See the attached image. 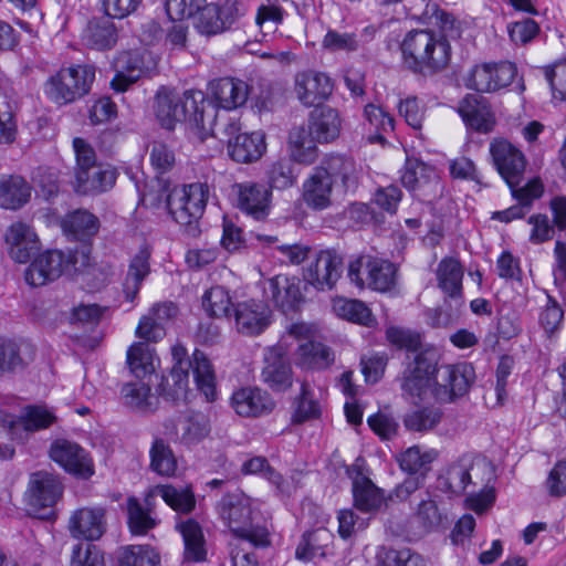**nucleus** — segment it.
<instances>
[{"label":"nucleus","instance_id":"nucleus-48","mask_svg":"<svg viewBox=\"0 0 566 566\" xmlns=\"http://www.w3.org/2000/svg\"><path fill=\"white\" fill-rule=\"evenodd\" d=\"M307 132L303 127L294 128L290 133V146L292 158L301 164H313L317 157V147L313 138L307 136Z\"/></svg>","mask_w":566,"mask_h":566},{"label":"nucleus","instance_id":"nucleus-52","mask_svg":"<svg viewBox=\"0 0 566 566\" xmlns=\"http://www.w3.org/2000/svg\"><path fill=\"white\" fill-rule=\"evenodd\" d=\"M155 492L163 497L166 504L179 513H189L195 509L196 499L189 488L177 489L172 485H160L156 488Z\"/></svg>","mask_w":566,"mask_h":566},{"label":"nucleus","instance_id":"nucleus-62","mask_svg":"<svg viewBox=\"0 0 566 566\" xmlns=\"http://www.w3.org/2000/svg\"><path fill=\"white\" fill-rule=\"evenodd\" d=\"M333 312L338 318H369L370 310L359 300L336 297L333 300Z\"/></svg>","mask_w":566,"mask_h":566},{"label":"nucleus","instance_id":"nucleus-2","mask_svg":"<svg viewBox=\"0 0 566 566\" xmlns=\"http://www.w3.org/2000/svg\"><path fill=\"white\" fill-rule=\"evenodd\" d=\"M91 248L48 250L38 255L25 269L24 280L33 287L43 286L62 275H73L91 266Z\"/></svg>","mask_w":566,"mask_h":566},{"label":"nucleus","instance_id":"nucleus-59","mask_svg":"<svg viewBox=\"0 0 566 566\" xmlns=\"http://www.w3.org/2000/svg\"><path fill=\"white\" fill-rule=\"evenodd\" d=\"M297 175L292 159L283 158L272 164L269 170V181L272 188L286 189L294 185Z\"/></svg>","mask_w":566,"mask_h":566},{"label":"nucleus","instance_id":"nucleus-12","mask_svg":"<svg viewBox=\"0 0 566 566\" xmlns=\"http://www.w3.org/2000/svg\"><path fill=\"white\" fill-rule=\"evenodd\" d=\"M231 111L218 108L212 101L207 99L203 95L200 109L195 113V126L206 135L220 139H232V136L238 135L241 126L239 118L231 114Z\"/></svg>","mask_w":566,"mask_h":566},{"label":"nucleus","instance_id":"nucleus-51","mask_svg":"<svg viewBox=\"0 0 566 566\" xmlns=\"http://www.w3.org/2000/svg\"><path fill=\"white\" fill-rule=\"evenodd\" d=\"M365 266L370 268L371 277L369 281V289L387 292L396 284L397 268L388 260L377 258L374 263H366Z\"/></svg>","mask_w":566,"mask_h":566},{"label":"nucleus","instance_id":"nucleus-1","mask_svg":"<svg viewBox=\"0 0 566 566\" xmlns=\"http://www.w3.org/2000/svg\"><path fill=\"white\" fill-rule=\"evenodd\" d=\"M400 51L403 64L423 75L443 70L451 59V46L447 39L430 30L408 32L400 44Z\"/></svg>","mask_w":566,"mask_h":566},{"label":"nucleus","instance_id":"nucleus-19","mask_svg":"<svg viewBox=\"0 0 566 566\" xmlns=\"http://www.w3.org/2000/svg\"><path fill=\"white\" fill-rule=\"evenodd\" d=\"M4 243L10 258L17 263H27L39 250L40 241L34 229L21 221L13 222L4 233Z\"/></svg>","mask_w":566,"mask_h":566},{"label":"nucleus","instance_id":"nucleus-63","mask_svg":"<svg viewBox=\"0 0 566 566\" xmlns=\"http://www.w3.org/2000/svg\"><path fill=\"white\" fill-rule=\"evenodd\" d=\"M71 566H105L104 557L95 545L78 543L73 547Z\"/></svg>","mask_w":566,"mask_h":566},{"label":"nucleus","instance_id":"nucleus-17","mask_svg":"<svg viewBox=\"0 0 566 566\" xmlns=\"http://www.w3.org/2000/svg\"><path fill=\"white\" fill-rule=\"evenodd\" d=\"M343 258L335 250L319 251L307 266L304 279L317 290L332 289L340 277Z\"/></svg>","mask_w":566,"mask_h":566},{"label":"nucleus","instance_id":"nucleus-55","mask_svg":"<svg viewBox=\"0 0 566 566\" xmlns=\"http://www.w3.org/2000/svg\"><path fill=\"white\" fill-rule=\"evenodd\" d=\"M437 455L438 452L434 450L421 451L418 446H413L398 457V462L401 470L410 474H416L422 470H427Z\"/></svg>","mask_w":566,"mask_h":566},{"label":"nucleus","instance_id":"nucleus-46","mask_svg":"<svg viewBox=\"0 0 566 566\" xmlns=\"http://www.w3.org/2000/svg\"><path fill=\"white\" fill-rule=\"evenodd\" d=\"M179 441L186 446L200 442L210 432L208 418L201 412L186 415L178 424Z\"/></svg>","mask_w":566,"mask_h":566},{"label":"nucleus","instance_id":"nucleus-18","mask_svg":"<svg viewBox=\"0 0 566 566\" xmlns=\"http://www.w3.org/2000/svg\"><path fill=\"white\" fill-rule=\"evenodd\" d=\"M50 457L74 475L87 479L94 473L91 459L77 443L59 439L51 444Z\"/></svg>","mask_w":566,"mask_h":566},{"label":"nucleus","instance_id":"nucleus-54","mask_svg":"<svg viewBox=\"0 0 566 566\" xmlns=\"http://www.w3.org/2000/svg\"><path fill=\"white\" fill-rule=\"evenodd\" d=\"M387 342L397 349H406L408 352L419 353L429 345H423L422 335L409 328L390 326L386 331Z\"/></svg>","mask_w":566,"mask_h":566},{"label":"nucleus","instance_id":"nucleus-8","mask_svg":"<svg viewBox=\"0 0 566 566\" xmlns=\"http://www.w3.org/2000/svg\"><path fill=\"white\" fill-rule=\"evenodd\" d=\"M205 313L210 318H269V307L258 300H247L233 306L228 291L214 286L202 295Z\"/></svg>","mask_w":566,"mask_h":566},{"label":"nucleus","instance_id":"nucleus-10","mask_svg":"<svg viewBox=\"0 0 566 566\" xmlns=\"http://www.w3.org/2000/svg\"><path fill=\"white\" fill-rule=\"evenodd\" d=\"M63 486L56 475L38 471L31 474L27 491L28 513L36 518H46L62 496Z\"/></svg>","mask_w":566,"mask_h":566},{"label":"nucleus","instance_id":"nucleus-44","mask_svg":"<svg viewBox=\"0 0 566 566\" xmlns=\"http://www.w3.org/2000/svg\"><path fill=\"white\" fill-rule=\"evenodd\" d=\"M122 398L126 407L137 412H149L157 407V398L144 382L125 384L122 388Z\"/></svg>","mask_w":566,"mask_h":566},{"label":"nucleus","instance_id":"nucleus-9","mask_svg":"<svg viewBox=\"0 0 566 566\" xmlns=\"http://www.w3.org/2000/svg\"><path fill=\"white\" fill-rule=\"evenodd\" d=\"M438 354L433 347H426L416 354L413 360L403 371L401 388L411 398L424 399L428 394L434 395L438 374Z\"/></svg>","mask_w":566,"mask_h":566},{"label":"nucleus","instance_id":"nucleus-40","mask_svg":"<svg viewBox=\"0 0 566 566\" xmlns=\"http://www.w3.org/2000/svg\"><path fill=\"white\" fill-rule=\"evenodd\" d=\"M295 361L304 369H324L334 363V353L322 343L308 340L298 346Z\"/></svg>","mask_w":566,"mask_h":566},{"label":"nucleus","instance_id":"nucleus-35","mask_svg":"<svg viewBox=\"0 0 566 566\" xmlns=\"http://www.w3.org/2000/svg\"><path fill=\"white\" fill-rule=\"evenodd\" d=\"M117 38V29L108 18L92 19L82 32L83 42L99 51L113 48Z\"/></svg>","mask_w":566,"mask_h":566},{"label":"nucleus","instance_id":"nucleus-11","mask_svg":"<svg viewBox=\"0 0 566 566\" xmlns=\"http://www.w3.org/2000/svg\"><path fill=\"white\" fill-rule=\"evenodd\" d=\"M489 150L495 169L507 186H520L527 164L523 151L504 138L493 139Z\"/></svg>","mask_w":566,"mask_h":566},{"label":"nucleus","instance_id":"nucleus-57","mask_svg":"<svg viewBox=\"0 0 566 566\" xmlns=\"http://www.w3.org/2000/svg\"><path fill=\"white\" fill-rule=\"evenodd\" d=\"M199 12L196 20V29L203 35H216L228 30L226 23L218 13V7L214 4L202 6L196 11Z\"/></svg>","mask_w":566,"mask_h":566},{"label":"nucleus","instance_id":"nucleus-58","mask_svg":"<svg viewBox=\"0 0 566 566\" xmlns=\"http://www.w3.org/2000/svg\"><path fill=\"white\" fill-rule=\"evenodd\" d=\"M441 420V412L434 408H422L407 413L405 427L410 431L423 432L433 429Z\"/></svg>","mask_w":566,"mask_h":566},{"label":"nucleus","instance_id":"nucleus-15","mask_svg":"<svg viewBox=\"0 0 566 566\" xmlns=\"http://www.w3.org/2000/svg\"><path fill=\"white\" fill-rule=\"evenodd\" d=\"M474 380L475 371L469 363L442 366L438 369L434 396L451 401L455 397L464 396Z\"/></svg>","mask_w":566,"mask_h":566},{"label":"nucleus","instance_id":"nucleus-26","mask_svg":"<svg viewBox=\"0 0 566 566\" xmlns=\"http://www.w3.org/2000/svg\"><path fill=\"white\" fill-rule=\"evenodd\" d=\"M54 420L55 417L49 410L42 407H29L19 418L6 416L3 422L12 439L23 441L30 432L48 428Z\"/></svg>","mask_w":566,"mask_h":566},{"label":"nucleus","instance_id":"nucleus-25","mask_svg":"<svg viewBox=\"0 0 566 566\" xmlns=\"http://www.w3.org/2000/svg\"><path fill=\"white\" fill-rule=\"evenodd\" d=\"M265 293L283 314L294 312L303 301L301 280L295 276L277 274L271 277L266 283Z\"/></svg>","mask_w":566,"mask_h":566},{"label":"nucleus","instance_id":"nucleus-3","mask_svg":"<svg viewBox=\"0 0 566 566\" xmlns=\"http://www.w3.org/2000/svg\"><path fill=\"white\" fill-rule=\"evenodd\" d=\"M218 512L234 538L245 539L253 547L270 545L266 527L254 523L249 497L242 494H228L218 503Z\"/></svg>","mask_w":566,"mask_h":566},{"label":"nucleus","instance_id":"nucleus-4","mask_svg":"<svg viewBox=\"0 0 566 566\" xmlns=\"http://www.w3.org/2000/svg\"><path fill=\"white\" fill-rule=\"evenodd\" d=\"M209 187L203 182H193L172 188L167 196V209L170 217L180 224L190 237L200 233L199 219L206 209Z\"/></svg>","mask_w":566,"mask_h":566},{"label":"nucleus","instance_id":"nucleus-34","mask_svg":"<svg viewBox=\"0 0 566 566\" xmlns=\"http://www.w3.org/2000/svg\"><path fill=\"white\" fill-rule=\"evenodd\" d=\"M64 233L77 241H90L99 229L98 218L85 209H77L62 219Z\"/></svg>","mask_w":566,"mask_h":566},{"label":"nucleus","instance_id":"nucleus-53","mask_svg":"<svg viewBox=\"0 0 566 566\" xmlns=\"http://www.w3.org/2000/svg\"><path fill=\"white\" fill-rule=\"evenodd\" d=\"M379 566H428L424 558L410 548L381 547L377 553Z\"/></svg>","mask_w":566,"mask_h":566},{"label":"nucleus","instance_id":"nucleus-5","mask_svg":"<svg viewBox=\"0 0 566 566\" xmlns=\"http://www.w3.org/2000/svg\"><path fill=\"white\" fill-rule=\"evenodd\" d=\"M95 80V69L77 64L60 69L43 85L46 97L57 105H66L85 96Z\"/></svg>","mask_w":566,"mask_h":566},{"label":"nucleus","instance_id":"nucleus-22","mask_svg":"<svg viewBox=\"0 0 566 566\" xmlns=\"http://www.w3.org/2000/svg\"><path fill=\"white\" fill-rule=\"evenodd\" d=\"M67 527L76 539L97 541L106 531L105 511L101 507H81L71 514Z\"/></svg>","mask_w":566,"mask_h":566},{"label":"nucleus","instance_id":"nucleus-41","mask_svg":"<svg viewBox=\"0 0 566 566\" xmlns=\"http://www.w3.org/2000/svg\"><path fill=\"white\" fill-rule=\"evenodd\" d=\"M150 272L149 253L139 251L130 260L128 271L123 283V293L127 302H133L139 293L144 280Z\"/></svg>","mask_w":566,"mask_h":566},{"label":"nucleus","instance_id":"nucleus-49","mask_svg":"<svg viewBox=\"0 0 566 566\" xmlns=\"http://www.w3.org/2000/svg\"><path fill=\"white\" fill-rule=\"evenodd\" d=\"M443 516L436 496L428 491L421 494L415 511V517L421 527L424 531L436 530L442 523Z\"/></svg>","mask_w":566,"mask_h":566},{"label":"nucleus","instance_id":"nucleus-21","mask_svg":"<svg viewBox=\"0 0 566 566\" xmlns=\"http://www.w3.org/2000/svg\"><path fill=\"white\" fill-rule=\"evenodd\" d=\"M468 469L470 470V485L479 488L480 491H472L467 501L473 511L482 513L495 500L494 490L488 488L494 475L493 470L491 464L482 458L474 459L468 464Z\"/></svg>","mask_w":566,"mask_h":566},{"label":"nucleus","instance_id":"nucleus-20","mask_svg":"<svg viewBox=\"0 0 566 566\" xmlns=\"http://www.w3.org/2000/svg\"><path fill=\"white\" fill-rule=\"evenodd\" d=\"M261 377L273 391L282 392L292 386V368L282 346H274L266 350Z\"/></svg>","mask_w":566,"mask_h":566},{"label":"nucleus","instance_id":"nucleus-23","mask_svg":"<svg viewBox=\"0 0 566 566\" xmlns=\"http://www.w3.org/2000/svg\"><path fill=\"white\" fill-rule=\"evenodd\" d=\"M147 57H149V53L139 50L122 52L115 62L117 71L111 82L112 88L118 93L125 92L143 74L148 72L150 66L146 63Z\"/></svg>","mask_w":566,"mask_h":566},{"label":"nucleus","instance_id":"nucleus-6","mask_svg":"<svg viewBox=\"0 0 566 566\" xmlns=\"http://www.w3.org/2000/svg\"><path fill=\"white\" fill-rule=\"evenodd\" d=\"M201 102V91H186L180 96L175 90L161 87L156 94L155 114L166 129H172L175 124L181 120H189L195 125V113L199 112Z\"/></svg>","mask_w":566,"mask_h":566},{"label":"nucleus","instance_id":"nucleus-24","mask_svg":"<svg viewBox=\"0 0 566 566\" xmlns=\"http://www.w3.org/2000/svg\"><path fill=\"white\" fill-rule=\"evenodd\" d=\"M272 192L264 184L242 182L238 185V206L254 220H264L271 210Z\"/></svg>","mask_w":566,"mask_h":566},{"label":"nucleus","instance_id":"nucleus-16","mask_svg":"<svg viewBox=\"0 0 566 566\" xmlns=\"http://www.w3.org/2000/svg\"><path fill=\"white\" fill-rule=\"evenodd\" d=\"M333 88V81L326 73L308 70L295 75L294 92L305 107L323 104L332 95Z\"/></svg>","mask_w":566,"mask_h":566},{"label":"nucleus","instance_id":"nucleus-37","mask_svg":"<svg viewBox=\"0 0 566 566\" xmlns=\"http://www.w3.org/2000/svg\"><path fill=\"white\" fill-rule=\"evenodd\" d=\"M436 276L439 289L448 296L458 298L462 294L463 269L459 260L443 258L437 266Z\"/></svg>","mask_w":566,"mask_h":566},{"label":"nucleus","instance_id":"nucleus-14","mask_svg":"<svg viewBox=\"0 0 566 566\" xmlns=\"http://www.w3.org/2000/svg\"><path fill=\"white\" fill-rule=\"evenodd\" d=\"M174 366L181 368H192L193 378L197 388L202 392L208 401H213L217 397L216 375L211 361L205 353L196 349L192 358L189 359L187 349L182 345H175L171 349Z\"/></svg>","mask_w":566,"mask_h":566},{"label":"nucleus","instance_id":"nucleus-27","mask_svg":"<svg viewBox=\"0 0 566 566\" xmlns=\"http://www.w3.org/2000/svg\"><path fill=\"white\" fill-rule=\"evenodd\" d=\"M117 170L104 164H98L75 177L74 189L80 195H97L111 190L117 179Z\"/></svg>","mask_w":566,"mask_h":566},{"label":"nucleus","instance_id":"nucleus-38","mask_svg":"<svg viewBox=\"0 0 566 566\" xmlns=\"http://www.w3.org/2000/svg\"><path fill=\"white\" fill-rule=\"evenodd\" d=\"M31 187L20 176H2L0 178V207L15 210L30 198Z\"/></svg>","mask_w":566,"mask_h":566},{"label":"nucleus","instance_id":"nucleus-43","mask_svg":"<svg viewBox=\"0 0 566 566\" xmlns=\"http://www.w3.org/2000/svg\"><path fill=\"white\" fill-rule=\"evenodd\" d=\"M333 541V534L319 527L303 535L300 544L296 547L295 556L300 560H312L316 557H324L326 548Z\"/></svg>","mask_w":566,"mask_h":566},{"label":"nucleus","instance_id":"nucleus-42","mask_svg":"<svg viewBox=\"0 0 566 566\" xmlns=\"http://www.w3.org/2000/svg\"><path fill=\"white\" fill-rule=\"evenodd\" d=\"M353 495L355 506L363 512L376 511L384 503L381 491L360 472L353 478Z\"/></svg>","mask_w":566,"mask_h":566},{"label":"nucleus","instance_id":"nucleus-56","mask_svg":"<svg viewBox=\"0 0 566 566\" xmlns=\"http://www.w3.org/2000/svg\"><path fill=\"white\" fill-rule=\"evenodd\" d=\"M159 555L149 546L130 545L123 547L119 566H158Z\"/></svg>","mask_w":566,"mask_h":566},{"label":"nucleus","instance_id":"nucleus-30","mask_svg":"<svg viewBox=\"0 0 566 566\" xmlns=\"http://www.w3.org/2000/svg\"><path fill=\"white\" fill-rule=\"evenodd\" d=\"M265 135L262 132L243 133L228 140V153L230 157L242 164L259 160L265 153Z\"/></svg>","mask_w":566,"mask_h":566},{"label":"nucleus","instance_id":"nucleus-45","mask_svg":"<svg viewBox=\"0 0 566 566\" xmlns=\"http://www.w3.org/2000/svg\"><path fill=\"white\" fill-rule=\"evenodd\" d=\"M185 542V559L188 562H202L206 559L205 538L200 525L188 520L178 525Z\"/></svg>","mask_w":566,"mask_h":566},{"label":"nucleus","instance_id":"nucleus-47","mask_svg":"<svg viewBox=\"0 0 566 566\" xmlns=\"http://www.w3.org/2000/svg\"><path fill=\"white\" fill-rule=\"evenodd\" d=\"M150 469L159 475L171 476L177 470V459L170 446L161 438H156L149 450Z\"/></svg>","mask_w":566,"mask_h":566},{"label":"nucleus","instance_id":"nucleus-61","mask_svg":"<svg viewBox=\"0 0 566 566\" xmlns=\"http://www.w3.org/2000/svg\"><path fill=\"white\" fill-rule=\"evenodd\" d=\"M127 513L128 526L134 535H145L156 526V521L150 517L149 513L134 497L127 501Z\"/></svg>","mask_w":566,"mask_h":566},{"label":"nucleus","instance_id":"nucleus-13","mask_svg":"<svg viewBox=\"0 0 566 566\" xmlns=\"http://www.w3.org/2000/svg\"><path fill=\"white\" fill-rule=\"evenodd\" d=\"M517 74L516 65L509 61L475 65L467 78V86L482 93L507 87Z\"/></svg>","mask_w":566,"mask_h":566},{"label":"nucleus","instance_id":"nucleus-28","mask_svg":"<svg viewBox=\"0 0 566 566\" xmlns=\"http://www.w3.org/2000/svg\"><path fill=\"white\" fill-rule=\"evenodd\" d=\"M400 179L403 187L409 191H419L421 195H426L427 191L434 190L439 186L436 169L415 158L406 160ZM417 196H420V193Z\"/></svg>","mask_w":566,"mask_h":566},{"label":"nucleus","instance_id":"nucleus-60","mask_svg":"<svg viewBox=\"0 0 566 566\" xmlns=\"http://www.w3.org/2000/svg\"><path fill=\"white\" fill-rule=\"evenodd\" d=\"M322 46L331 52H355L360 48V41L354 32L329 29L322 40Z\"/></svg>","mask_w":566,"mask_h":566},{"label":"nucleus","instance_id":"nucleus-31","mask_svg":"<svg viewBox=\"0 0 566 566\" xmlns=\"http://www.w3.org/2000/svg\"><path fill=\"white\" fill-rule=\"evenodd\" d=\"M342 128L339 113L325 106L312 112L308 119V134L313 140L324 144L335 140Z\"/></svg>","mask_w":566,"mask_h":566},{"label":"nucleus","instance_id":"nucleus-7","mask_svg":"<svg viewBox=\"0 0 566 566\" xmlns=\"http://www.w3.org/2000/svg\"><path fill=\"white\" fill-rule=\"evenodd\" d=\"M261 88L259 95H255L253 86H250L245 81L238 77H221L213 81L210 85L213 104L218 108L237 109L243 106L249 96L255 98L256 106L260 109L269 107L273 95V88L270 82L262 80L260 82Z\"/></svg>","mask_w":566,"mask_h":566},{"label":"nucleus","instance_id":"nucleus-33","mask_svg":"<svg viewBox=\"0 0 566 566\" xmlns=\"http://www.w3.org/2000/svg\"><path fill=\"white\" fill-rule=\"evenodd\" d=\"M326 170L332 184L340 181L344 191H354L359 181V168L354 159L343 155H328L319 165Z\"/></svg>","mask_w":566,"mask_h":566},{"label":"nucleus","instance_id":"nucleus-29","mask_svg":"<svg viewBox=\"0 0 566 566\" xmlns=\"http://www.w3.org/2000/svg\"><path fill=\"white\" fill-rule=\"evenodd\" d=\"M333 184L321 166L303 184V199L314 210H325L332 205Z\"/></svg>","mask_w":566,"mask_h":566},{"label":"nucleus","instance_id":"nucleus-50","mask_svg":"<svg viewBox=\"0 0 566 566\" xmlns=\"http://www.w3.org/2000/svg\"><path fill=\"white\" fill-rule=\"evenodd\" d=\"M127 366L137 378L154 373L153 352L145 343H135L127 350Z\"/></svg>","mask_w":566,"mask_h":566},{"label":"nucleus","instance_id":"nucleus-39","mask_svg":"<svg viewBox=\"0 0 566 566\" xmlns=\"http://www.w3.org/2000/svg\"><path fill=\"white\" fill-rule=\"evenodd\" d=\"M33 346L27 340L0 339V371L23 367L33 359Z\"/></svg>","mask_w":566,"mask_h":566},{"label":"nucleus","instance_id":"nucleus-32","mask_svg":"<svg viewBox=\"0 0 566 566\" xmlns=\"http://www.w3.org/2000/svg\"><path fill=\"white\" fill-rule=\"evenodd\" d=\"M231 405L235 412L243 417H256L270 412L274 402L269 395L259 388H241L233 392Z\"/></svg>","mask_w":566,"mask_h":566},{"label":"nucleus","instance_id":"nucleus-64","mask_svg":"<svg viewBox=\"0 0 566 566\" xmlns=\"http://www.w3.org/2000/svg\"><path fill=\"white\" fill-rule=\"evenodd\" d=\"M545 77L551 85L553 97L566 101V60L547 67Z\"/></svg>","mask_w":566,"mask_h":566},{"label":"nucleus","instance_id":"nucleus-36","mask_svg":"<svg viewBox=\"0 0 566 566\" xmlns=\"http://www.w3.org/2000/svg\"><path fill=\"white\" fill-rule=\"evenodd\" d=\"M459 114L465 125L480 133L493 129L495 119L491 111L475 96H467L459 105Z\"/></svg>","mask_w":566,"mask_h":566}]
</instances>
